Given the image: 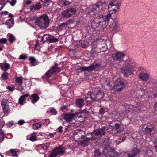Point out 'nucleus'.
Here are the masks:
<instances>
[{"label": "nucleus", "mask_w": 157, "mask_h": 157, "mask_svg": "<svg viewBox=\"0 0 157 157\" xmlns=\"http://www.w3.org/2000/svg\"><path fill=\"white\" fill-rule=\"evenodd\" d=\"M56 133H49V136L50 137H53V135L54 134H55Z\"/></svg>", "instance_id": "774afa93"}, {"label": "nucleus", "mask_w": 157, "mask_h": 157, "mask_svg": "<svg viewBox=\"0 0 157 157\" xmlns=\"http://www.w3.org/2000/svg\"><path fill=\"white\" fill-rule=\"evenodd\" d=\"M13 124V122L10 121L7 124V125L8 127H10L12 126Z\"/></svg>", "instance_id": "680f3d73"}, {"label": "nucleus", "mask_w": 157, "mask_h": 157, "mask_svg": "<svg viewBox=\"0 0 157 157\" xmlns=\"http://www.w3.org/2000/svg\"><path fill=\"white\" fill-rule=\"evenodd\" d=\"M40 1L43 2L44 6L46 7L49 6V7H51L52 4V3L51 0H40Z\"/></svg>", "instance_id": "a878e982"}, {"label": "nucleus", "mask_w": 157, "mask_h": 157, "mask_svg": "<svg viewBox=\"0 0 157 157\" xmlns=\"http://www.w3.org/2000/svg\"><path fill=\"white\" fill-rule=\"evenodd\" d=\"M71 2L67 0H65L63 2V4L65 6L69 5L71 4Z\"/></svg>", "instance_id": "3c124183"}, {"label": "nucleus", "mask_w": 157, "mask_h": 157, "mask_svg": "<svg viewBox=\"0 0 157 157\" xmlns=\"http://www.w3.org/2000/svg\"><path fill=\"white\" fill-rule=\"evenodd\" d=\"M111 14L110 13H109L107 14V15H106L105 17V18H104L105 20H108V21H109V20L110 19V17H111Z\"/></svg>", "instance_id": "8fccbe9b"}, {"label": "nucleus", "mask_w": 157, "mask_h": 157, "mask_svg": "<svg viewBox=\"0 0 157 157\" xmlns=\"http://www.w3.org/2000/svg\"><path fill=\"white\" fill-rule=\"evenodd\" d=\"M55 65L45 73V76L46 78L50 77L53 74L59 72L60 71V69L57 67V64H55Z\"/></svg>", "instance_id": "9b49d317"}, {"label": "nucleus", "mask_w": 157, "mask_h": 157, "mask_svg": "<svg viewBox=\"0 0 157 157\" xmlns=\"http://www.w3.org/2000/svg\"><path fill=\"white\" fill-rule=\"evenodd\" d=\"M103 18V17L102 15L97 16L92 22L91 23L92 27L94 29L98 28H101V23L100 21V19Z\"/></svg>", "instance_id": "1a4fd4ad"}, {"label": "nucleus", "mask_w": 157, "mask_h": 157, "mask_svg": "<svg viewBox=\"0 0 157 157\" xmlns=\"http://www.w3.org/2000/svg\"><path fill=\"white\" fill-rule=\"evenodd\" d=\"M15 38L14 36L12 35V34H10V36L9 38V40L10 42H13V41H15Z\"/></svg>", "instance_id": "37998d69"}, {"label": "nucleus", "mask_w": 157, "mask_h": 157, "mask_svg": "<svg viewBox=\"0 0 157 157\" xmlns=\"http://www.w3.org/2000/svg\"><path fill=\"white\" fill-rule=\"evenodd\" d=\"M32 98H31L32 103H34L36 102L39 99V97L38 95L36 94H34L31 95Z\"/></svg>", "instance_id": "bb28decb"}, {"label": "nucleus", "mask_w": 157, "mask_h": 157, "mask_svg": "<svg viewBox=\"0 0 157 157\" xmlns=\"http://www.w3.org/2000/svg\"><path fill=\"white\" fill-rule=\"evenodd\" d=\"M49 20L48 16L45 14L37 17L35 23L42 29H45L49 25Z\"/></svg>", "instance_id": "f03ea898"}, {"label": "nucleus", "mask_w": 157, "mask_h": 157, "mask_svg": "<svg viewBox=\"0 0 157 157\" xmlns=\"http://www.w3.org/2000/svg\"><path fill=\"white\" fill-rule=\"evenodd\" d=\"M29 60L30 61V63L32 64V66H35L37 65V63L35 58L31 57L29 58Z\"/></svg>", "instance_id": "7c9ffc66"}, {"label": "nucleus", "mask_w": 157, "mask_h": 157, "mask_svg": "<svg viewBox=\"0 0 157 157\" xmlns=\"http://www.w3.org/2000/svg\"><path fill=\"white\" fill-rule=\"evenodd\" d=\"M76 106L79 108L82 107L84 105V100L83 99H77L76 101Z\"/></svg>", "instance_id": "393cba45"}, {"label": "nucleus", "mask_w": 157, "mask_h": 157, "mask_svg": "<svg viewBox=\"0 0 157 157\" xmlns=\"http://www.w3.org/2000/svg\"><path fill=\"white\" fill-rule=\"evenodd\" d=\"M125 54L122 52L118 51L112 55V58L115 61H121L123 60Z\"/></svg>", "instance_id": "9d476101"}, {"label": "nucleus", "mask_w": 157, "mask_h": 157, "mask_svg": "<svg viewBox=\"0 0 157 157\" xmlns=\"http://www.w3.org/2000/svg\"><path fill=\"white\" fill-rule=\"evenodd\" d=\"M114 129V127L109 126L107 127L106 130L108 132L111 134H115Z\"/></svg>", "instance_id": "2f4dec72"}, {"label": "nucleus", "mask_w": 157, "mask_h": 157, "mask_svg": "<svg viewBox=\"0 0 157 157\" xmlns=\"http://www.w3.org/2000/svg\"><path fill=\"white\" fill-rule=\"evenodd\" d=\"M126 86L125 82L123 80L118 79L114 83L113 88L116 89L118 91H121Z\"/></svg>", "instance_id": "423d86ee"}, {"label": "nucleus", "mask_w": 157, "mask_h": 157, "mask_svg": "<svg viewBox=\"0 0 157 157\" xmlns=\"http://www.w3.org/2000/svg\"><path fill=\"white\" fill-rule=\"evenodd\" d=\"M32 2V1L29 0V1H27L25 3L26 5H29L31 4Z\"/></svg>", "instance_id": "338daca9"}, {"label": "nucleus", "mask_w": 157, "mask_h": 157, "mask_svg": "<svg viewBox=\"0 0 157 157\" xmlns=\"http://www.w3.org/2000/svg\"><path fill=\"white\" fill-rule=\"evenodd\" d=\"M106 5L107 3L105 1L102 2L99 1L94 5L92 9V10L97 13L99 12L101 10L105 8Z\"/></svg>", "instance_id": "39448f33"}, {"label": "nucleus", "mask_w": 157, "mask_h": 157, "mask_svg": "<svg viewBox=\"0 0 157 157\" xmlns=\"http://www.w3.org/2000/svg\"><path fill=\"white\" fill-rule=\"evenodd\" d=\"M94 153V156L97 157H102L101 156L102 155L98 150H95Z\"/></svg>", "instance_id": "ea45409f"}, {"label": "nucleus", "mask_w": 157, "mask_h": 157, "mask_svg": "<svg viewBox=\"0 0 157 157\" xmlns=\"http://www.w3.org/2000/svg\"><path fill=\"white\" fill-rule=\"evenodd\" d=\"M42 7V5L40 2L33 4L30 6V11L32 12H34L39 10Z\"/></svg>", "instance_id": "a211bd4d"}, {"label": "nucleus", "mask_w": 157, "mask_h": 157, "mask_svg": "<svg viewBox=\"0 0 157 157\" xmlns=\"http://www.w3.org/2000/svg\"><path fill=\"white\" fill-rule=\"evenodd\" d=\"M29 139L32 141H34L37 140L36 137L35 136H31Z\"/></svg>", "instance_id": "de8ad7c7"}, {"label": "nucleus", "mask_w": 157, "mask_h": 157, "mask_svg": "<svg viewBox=\"0 0 157 157\" xmlns=\"http://www.w3.org/2000/svg\"><path fill=\"white\" fill-rule=\"evenodd\" d=\"M5 136H0V143L2 142L4 140Z\"/></svg>", "instance_id": "e2e57ef3"}, {"label": "nucleus", "mask_w": 157, "mask_h": 157, "mask_svg": "<svg viewBox=\"0 0 157 157\" xmlns=\"http://www.w3.org/2000/svg\"><path fill=\"white\" fill-rule=\"evenodd\" d=\"M152 130V126L150 124H148L147 125H144L143 128V131L145 134H151Z\"/></svg>", "instance_id": "6ab92c4d"}, {"label": "nucleus", "mask_w": 157, "mask_h": 157, "mask_svg": "<svg viewBox=\"0 0 157 157\" xmlns=\"http://www.w3.org/2000/svg\"><path fill=\"white\" fill-rule=\"evenodd\" d=\"M24 123L25 122L23 120H20L18 121V124L20 125H22L24 124Z\"/></svg>", "instance_id": "bf43d9fd"}, {"label": "nucleus", "mask_w": 157, "mask_h": 157, "mask_svg": "<svg viewBox=\"0 0 157 157\" xmlns=\"http://www.w3.org/2000/svg\"><path fill=\"white\" fill-rule=\"evenodd\" d=\"M101 142L102 143L103 145L105 146L107 145L108 143V139L107 138H103L101 140Z\"/></svg>", "instance_id": "e433bc0d"}, {"label": "nucleus", "mask_w": 157, "mask_h": 157, "mask_svg": "<svg viewBox=\"0 0 157 157\" xmlns=\"http://www.w3.org/2000/svg\"><path fill=\"white\" fill-rule=\"evenodd\" d=\"M62 126H59L58 128V131L59 132H61L63 131L62 129Z\"/></svg>", "instance_id": "69168bd1"}, {"label": "nucleus", "mask_w": 157, "mask_h": 157, "mask_svg": "<svg viewBox=\"0 0 157 157\" xmlns=\"http://www.w3.org/2000/svg\"><path fill=\"white\" fill-rule=\"evenodd\" d=\"M63 118L65 119L66 121L72 124L75 123L76 121L74 119V115L72 114H67L63 116Z\"/></svg>", "instance_id": "dca6fc26"}, {"label": "nucleus", "mask_w": 157, "mask_h": 157, "mask_svg": "<svg viewBox=\"0 0 157 157\" xmlns=\"http://www.w3.org/2000/svg\"><path fill=\"white\" fill-rule=\"evenodd\" d=\"M115 155V151L112 149L110 148V151H109V154L108 157H113Z\"/></svg>", "instance_id": "4c0bfd02"}, {"label": "nucleus", "mask_w": 157, "mask_h": 157, "mask_svg": "<svg viewBox=\"0 0 157 157\" xmlns=\"http://www.w3.org/2000/svg\"><path fill=\"white\" fill-rule=\"evenodd\" d=\"M90 95H88L87 96L85 97V99L86 101L88 102L89 101H90Z\"/></svg>", "instance_id": "5fc2aeb1"}, {"label": "nucleus", "mask_w": 157, "mask_h": 157, "mask_svg": "<svg viewBox=\"0 0 157 157\" xmlns=\"http://www.w3.org/2000/svg\"><path fill=\"white\" fill-rule=\"evenodd\" d=\"M110 147H108L105 148L104 149L103 151V155L106 156L108 157V154L109 151H110Z\"/></svg>", "instance_id": "473e14b6"}, {"label": "nucleus", "mask_w": 157, "mask_h": 157, "mask_svg": "<svg viewBox=\"0 0 157 157\" xmlns=\"http://www.w3.org/2000/svg\"><path fill=\"white\" fill-rule=\"evenodd\" d=\"M140 150L137 147H134L132 150L127 151L126 153L127 157H135L140 152Z\"/></svg>", "instance_id": "ddd939ff"}, {"label": "nucleus", "mask_w": 157, "mask_h": 157, "mask_svg": "<svg viewBox=\"0 0 157 157\" xmlns=\"http://www.w3.org/2000/svg\"><path fill=\"white\" fill-rule=\"evenodd\" d=\"M51 113L52 115H56L57 113L56 110L53 108H52L50 110Z\"/></svg>", "instance_id": "c03bdc74"}, {"label": "nucleus", "mask_w": 157, "mask_h": 157, "mask_svg": "<svg viewBox=\"0 0 157 157\" xmlns=\"http://www.w3.org/2000/svg\"><path fill=\"white\" fill-rule=\"evenodd\" d=\"M114 128L115 133L121 132L123 130L124 128L123 126L120 125L117 123L115 124Z\"/></svg>", "instance_id": "5701e85b"}, {"label": "nucleus", "mask_w": 157, "mask_h": 157, "mask_svg": "<svg viewBox=\"0 0 157 157\" xmlns=\"http://www.w3.org/2000/svg\"><path fill=\"white\" fill-rule=\"evenodd\" d=\"M8 102L7 100L4 99L1 102V106L4 113H7L9 109V107L7 104Z\"/></svg>", "instance_id": "aec40b11"}, {"label": "nucleus", "mask_w": 157, "mask_h": 157, "mask_svg": "<svg viewBox=\"0 0 157 157\" xmlns=\"http://www.w3.org/2000/svg\"><path fill=\"white\" fill-rule=\"evenodd\" d=\"M84 134V132L81 130L78 132V133H77L78 136H79L81 139H85L86 138L85 135L83 134Z\"/></svg>", "instance_id": "f704fd0d"}, {"label": "nucleus", "mask_w": 157, "mask_h": 157, "mask_svg": "<svg viewBox=\"0 0 157 157\" xmlns=\"http://www.w3.org/2000/svg\"><path fill=\"white\" fill-rule=\"evenodd\" d=\"M68 24L67 22L63 23L61 24L59 26V27L61 29H62L63 28H64L66 27Z\"/></svg>", "instance_id": "a18cd8bd"}, {"label": "nucleus", "mask_w": 157, "mask_h": 157, "mask_svg": "<svg viewBox=\"0 0 157 157\" xmlns=\"http://www.w3.org/2000/svg\"><path fill=\"white\" fill-rule=\"evenodd\" d=\"M119 25L118 22L116 21H114L111 26L110 31L113 33H116L118 31Z\"/></svg>", "instance_id": "f3484780"}, {"label": "nucleus", "mask_w": 157, "mask_h": 157, "mask_svg": "<svg viewBox=\"0 0 157 157\" xmlns=\"http://www.w3.org/2000/svg\"><path fill=\"white\" fill-rule=\"evenodd\" d=\"M28 94H25L20 97L19 100V102L21 105H23V102L25 100V98L28 97Z\"/></svg>", "instance_id": "cd10ccee"}, {"label": "nucleus", "mask_w": 157, "mask_h": 157, "mask_svg": "<svg viewBox=\"0 0 157 157\" xmlns=\"http://www.w3.org/2000/svg\"><path fill=\"white\" fill-rule=\"evenodd\" d=\"M76 9L75 8H70L62 12V14L64 17L68 18L75 13Z\"/></svg>", "instance_id": "6e6552de"}, {"label": "nucleus", "mask_w": 157, "mask_h": 157, "mask_svg": "<svg viewBox=\"0 0 157 157\" xmlns=\"http://www.w3.org/2000/svg\"><path fill=\"white\" fill-rule=\"evenodd\" d=\"M10 151L12 154L13 156H17L19 155V152L18 151H15L14 149H10Z\"/></svg>", "instance_id": "58836bf2"}, {"label": "nucleus", "mask_w": 157, "mask_h": 157, "mask_svg": "<svg viewBox=\"0 0 157 157\" xmlns=\"http://www.w3.org/2000/svg\"><path fill=\"white\" fill-rule=\"evenodd\" d=\"M59 39L57 38H50L49 40L50 43L55 42L58 41Z\"/></svg>", "instance_id": "79ce46f5"}, {"label": "nucleus", "mask_w": 157, "mask_h": 157, "mask_svg": "<svg viewBox=\"0 0 157 157\" xmlns=\"http://www.w3.org/2000/svg\"><path fill=\"white\" fill-rule=\"evenodd\" d=\"M78 132H75L74 134V136L78 140H80L81 139V138L79 136H78V135L77 134Z\"/></svg>", "instance_id": "4d7b16f0"}, {"label": "nucleus", "mask_w": 157, "mask_h": 157, "mask_svg": "<svg viewBox=\"0 0 157 157\" xmlns=\"http://www.w3.org/2000/svg\"><path fill=\"white\" fill-rule=\"evenodd\" d=\"M42 124L40 122L36 123L35 124H33L32 125V127L34 129H38L39 128L41 127Z\"/></svg>", "instance_id": "72a5a7b5"}, {"label": "nucleus", "mask_w": 157, "mask_h": 157, "mask_svg": "<svg viewBox=\"0 0 157 157\" xmlns=\"http://www.w3.org/2000/svg\"><path fill=\"white\" fill-rule=\"evenodd\" d=\"M1 68L2 70H4L5 71H7L10 68V65L7 63H2V65H0Z\"/></svg>", "instance_id": "c85d7f7f"}, {"label": "nucleus", "mask_w": 157, "mask_h": 157, "mask_svg": "<svg viewBox=\"0 0 157 157\" xmlns=\"http://www.w3.org/2000/svg\"><path fill=\"white\" fill-rule=\"evenodd\" d=\"M103 18L100 19V21L101 23V27L102 28H105L108 25L109 22L108 20H105L104 18V17L103 16Z\"/></svg>", "instance_id": "b1692460"}, {"label": "nucleus", "mask_w": 157, "mask_h": 157, "mask_svg": "<svg viewBox=\"0 0 157 157\" xmlns=\"http://www.w3.org/2000/svg\"><path fill=\"white\" fill-rule=\"evenodd\" d=\"M99 66V64H96L95 65H91L90 66L86 67L85 66L80 67L79 70L82 71H85L89 72H91L95 70V69Z\"/></svg>", "instance_id": "2eb2a0df"}, {"label": "nucleus", "mask_w": 157, "mask_h": 157, "mask_svg": "<svg viewBox=\"0 0 157 157\" xmlns=\"http://www.w3.org/2000/svg\"><path fill=\"white\" fill-rule=\"evenodd\" d=\"M65 152L63 147L61 146L56 147L51 152L49 155L50 157H56L58 155L61 154Z\"/></svg>", "instance_id": "0eeeda50"}, {"label": "nucleus", "mask_w": 157, "mask_h": 157, "mask_svg": "<svg viewBox=\"0 0 157 157\" xmlns=\"http://www.w3.org/2000/svg\"><path fill=\"white\" fill-rule=\"evenodd\" d=\"M19 58L20 59H26V57L25 56H24L22 55H21L20 56Z\"/></svg>", "instance_id": "0e129e2a"}, {"label": "nucleus", "mask_w": 157, "mask_h": 157, "mask_svg": "<svg viewBox=\"0 0 157 157\" xmlns=\"http://www.w3.org/2000/svg\"><path fill=\"white\" fill-rule=\"evenodd\" d=\"M102 87L105 89L109 90L113 89V87L110 84V81L108 79H105L101 81Z\"/></svg>", "instance_id": "4468645a"}, {"label": "nucleus", "mask_w": 157, "mask_h": 157, "mask_svg": "<svg viewBox=\"0 0 157 157\" xmlns=\"http://www.w3.org/2000/svg\"><path fill=\"white\" fill-rule=\"evenodd\" d=\"M7 88L8 90H9L11 91H13L14 89V88L11 87L10 86H8L7 87Z\"/></svg>", "instance_id": "052dcab7"}, {"label": "nucleus", "mask_w": 157, "mask_h": 157, "mask_svg": "<svg viewBox=\"0 0 157 157\" xmlns=\"http://www.w3.org/2000/svg\"><path fill=\"white\" fill-rule=\"evenodd\" d=\"M149 74L147 73H140L138 75L139 78L144 81L147 80L149 78Z\"/></svg>", "instance_id": "412c9836"}, {"label": "nucleus", "mask_w": 157, "mask_h": 157, "mask_svg": "<svg viewBox=\"0 0 157 157\" xmlns=\"http://www.w3.org/2000/svg\"><path fill=\"white\" fill-rule=\"evenodd\" d=\"M23 78L22 77H16V83L18 84L19 86H21L23 83Z\"/></svg>", "instance_id": "c756f323"}, {"label": "nucleus", "mask_w": 157, "mask_h": 157, "mask_svg": "<svg viewBox=\"0 0 157 157\" xmlns=\"http://www.w3.org/2000/svg\"><path fill=\"white\" fill-rule=\"evenodd\" d=\"M153 108L155 111L157 112V102L155 103L153 105Z\"/></svg>", "instance_id": "6e6d98bb"}, {"label": "nucleus", "mask_w": 157, "mask_h": 157, "mask_svg": "<svg viewBox=\"0 0 157 157\" xmlns=\"http://www.w3.org/2000/svg\"><path fill=\"white\" fill-rule=\"evenodd\" d=\"M44 123V124L48 125L50 123V121L49 119H47L45 120Z\"/></svg>", "instance_id": "864d4df0"}, {"label": "nucleus", "mask_w": 157, "mask_h": 157, "mask_svg": "<svg viewBox=\"0 0 157 157\" xmlns=\"http://www.w3.org/2000/svg\"><path fill=\"white\" fill-rule=\"evenodd\" d=\"M121 5V2L117 0H113L111 2L108 6V8H111L112 6H115V8H113L112 13H115L117 12L119 9Z\"/></svg>", "instance_id": "f8f14e48"}, {"label": "nucleus", "mask_w": 157, "mask_h": 157, "mask_svg": "<svg viewBox=\"0 0 157 157\" xmlns=\"http://www.w3.org/2000/svg\"><path fill=\"white\" fill-rule=\"evenodd\" d=\"M16 0H11L10 2L9 1V0H7V2H9L10 4L12 6H13L16 3Z\"/></svg>", "instance_id": "49530a36"}, {"label": "nucleus", "mask_w": 157, "mask_h": 157, "mask_svg": "<svg viewBox=\"0 0 157 157\" xmlns=\"http://www.w3.org/2000/svg\"><path fill=\"white\" fill-rule=\"evenodd\" d=\"M106 127L103 126L101 128L96 129L92 133L94 140L99 138L106 133Z\"/></svg>", "instance_id": "20e7f679"}, {"label": "nucleus", "mask_w": 157, "mask_h": 157, "mask_svg": "<svg viewBox=\"0 0 157 157\" xmlns=\"http://www.w3.org/2000/svg\"><path fill=\"white\" fill-rule=\"evenodd\" d=\"M50 35L49 34H45L42 37V41L44 42L47 41L48 40H49L50 38Z\"/></svg>", "instance_id": "c9c22d12"}, {"label": "nucleus", "mask_w": 157, "mask_h": 157, "mask_svg": "<svg viewBox=\"0 0 157 157\" xmlns=\"http://www.w3.org/2000/svg\"><path fill=\"white\" fill-rule=\"evenodd\" d=\"M0 136H5L4 131L1 129H0Z\"/></svg>", "instance_id": "13d9d810"}, {"label": "nucleus", "mask_w": 157, "mask_h": 157, "mask_svg": "<svg viewBox=\"0 0 157 157\" xmlns=\"http://www.w3.org/2000/svg\"><path fill=\"white\" fill-rule=\"evenodd\" d=\"M104 95L103 90L98 88H93L92 91L90 94V97L92 100L98 101L101 99Z\"/></svg>", "instance_id": "7ed1b4c3"}, {"label": "nucleus", "mask_w": 157, "mask_h": 157, "mask_svg": "<svg viewBox=\"0 0 157 157\" xmlns=\"http://www.w3.org/2000/svg\"><path fill=\"white\" fill-rule=\"evenodd\" d=\"M94 140V139L93 136L91 138L86 137L83 140L80 142L81 145L83 146H85L88 145L89 144V141L90 140Z\"/></svg>", "instance_id": "4be33fe9"}, {"label": "nucleus", "mask_w": 157, "mask_h": 157, "mask_svg": "<svg viewBox=\"0 0 157 157\" xmlns=\"http://www.w3.org/2000/svg\"><path fill=\"white\" fill-rule=\"evenodd\" d=\"M3 79L4 80H6L8 78V74L6 72L3 73L1 75Z\"/></svg>", "instance_id": "a19ab883"}, {"label": "nucleus", "mask_w": 157, "mask_h": 157, "mask_svg": "<svg viewBox=\"0 0 157 157\" xmlns=\"http://www.w3.org/2000/svg\"><path fill=\"white\" fill-rule=\"evenodd\" d=\"M105 110V109L101 108L99 111V113L100 114H103L106 112Z\"/></svg>", "instance_id": "603ef678"}, {"label": "nucleus", "mask_w": 157, "mask_h": 157, "mask_svg": "<svg viewBox=\"0 0 157 157\" xmlns=\"http://www.w3.org/2000/svg\"><path fill=\"white\" fill-rule=\"evenodd\" d=\"M123 61L125 63L121 68V72L124 76H128L133 72L132 61L129 58L126 60H123Z\"/></svg>", "instance_id": "f257e3e1"}, {"label": "nucleus", "mask_w": 157, "mask_h": 157, "mask_svg": "<svg viewBox=\"0 0 157 157\" xmlns=\"http://www.w3.org/2000/svg\"><path fill=\"white\" fill-rule=\"evenodd\" d=\"M7 41V39L5 38H2L0 39V43L2 44H6Z\"/></svg>", "instance_id": "09e8293b"}]
</instances>
